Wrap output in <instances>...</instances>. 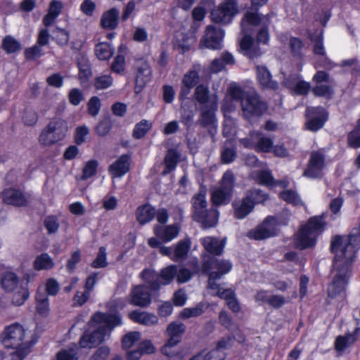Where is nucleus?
Segmentation results:
<instances>
[{
	"instance_id": "obj_1",
	"label": "nucleus",
	"mask_w": 360,
	"mask_h": 360,
	"mask_svg": "<svg viewBox=\"0 0 360 360\" xmlns=\"http://www.w3.org/2000/svg\"><path fill=\"white\" fill-rule=\"evenodd\" d=\"M360 248V233L356 231L348 236H337L331 242V250L335 254L333 274L334 278L328 287V295L335 297L345 290L349 278V264L353 261Z\"/></svg>"
},
{
	"instance_id": "obj_2",
	"label": "nucleus",
	"mask_w": 360,
	"mask_h": 360,
	"mask_svg": "<svg viewBox=\"0 0 360 360\" xmlns=\"http://www.w3.org/2000/svg\"><path fill=\"white\" fill-rule=\"evenodd\" d=\"M1 338L5 347L13 349L2 357L6 360H22L30 353V347L35 342L32 333L19 323L6 326Z\"/></svg>"
},
{
	"instance_id": "obj_3",
	"label": "nucleus",
	"mask_w": 360,
	"mask_h": 360,
	"mask_svg": "<svg viewBox=\"0 0 360 360\" xmlns=\"http://www.w3.org/2000/svg\"><path fill=\"white\" fill-rule=\"evenodd\" d=\"M122 324L121 318L115 314H95L88 323V328L79 340L83 348H91L108 338L112 330Z\"/></svg>"
},
{
	"instance_id": "obj_4",
	"label": "nucleus",
	"mask_w": 360,
	"mask_h": 360,
	"mask_svg": "<svg viewBox=\"0 0 360 360\" xmlns=\"http://www.w3.org/2000/svg\"><path fill=\"white\" fill-rule=\"evenodd\" d=\"M269 24L267 16H259L256 11H248L241 20V31L243 34L240 41V49L245 54L251 56L252 51L256 50V46L249 34L257 30V40L258 43L266 44L269 40V34L266 27Z\"/></svg>"
},
{
	"instance_id": "obj_5",
	"label": "nucleus",
	"mask_w": 360,
	"mask_h": 360,
	"mask_svg": "<svg viewBox=\"0 0 360 360\" xmlns=\"http://www.w3.org/2000/svg\"><path fill=\"white\" fill-rule=\"evenodd\" d=\"M239 100L241 102L243 115L248 119L254 115H261L266 109V104L259 99L255 91L245 92L237 84H231L222 106L223 110L226 112L231 111L235 107L233 101Z\"/></svg>"
},
{
	"instance_id": "obj_6",
	"label": "nucleus",
	"mask_w": 360,
	"mask_h": 360,
	"mask_svg": "<svg viewBox=\"0 0 360 360\" xmlns=\"http://www.w3.org/2000/svg\"><path fill=\"white\" fill-rule=\"evenodd\" d=\"M194 219L205 227L214 226L218 221L219 212L216 209H207L206 191L201 189L191 200Z\"/></svg>"
},
{
	"instance_id": "obj_7",
	"label": "nucleus",
	"mask_w": 360,
	"mask_h": 360,
	"mask_svg": "<svg viewBox=\"0 0 360 360\" xmlns=\"http://www.w3.org/2000/svg\"><path fill=\"white\" fill-rule=\"evenodd\" d=\"M326 223L322 217L311 218L297 233L296 245L301 249L314 246L316 243V236L324 229Z\"/></svg>"
},
{
	"instance_id": "obj_8",
	"label": "nucleus",
	"mask_w": 360,
	"mask_h": 360,
	"mask_svg": "<svg viewBox=\"0 0 360 360\" xmlns=\"http://www.w3.org/2000/svg\"><path fill=\"white\" fill-rule=\"evenodd\" d=\"M186 326L184 323L174 321L170 323L166 330L165 334L168 338L166 344L162 348V352L169 356L175 358L176 360H181L184 354L181 351L176 352L173 347L178 345L181 340V336L185 332Z\"/></svg>"
},
{
	"instance_id": "obj_9",
	"label": "nucleus",
	"mask_w": 360,
	"mask_h": 360,
	"mask_svg": "<svg viewBox=\"0 0 360 360\" xmlns=\"http://www.w3.org/2000/svg\"><path fill=\"white\" fill-rule=\"evenodd\" d=\"M176 274V266L169 265L163 268L159 274L152 269H145L141 275L144 281L150 285L151 290H156L162 285L171 283Z\"/></svg>"
},
{
	"instance_id": "obj_10",
	"label": "nucleus",
	"mask_w": 360,
	"mask_h": 360,
	"mask_svg": "<svg viewBox=\"0 0 360 360\" xmlns=\"http://www.w3.org/2000/svg\"><path fill=\"white\" fill-rule=\"evenodd\" d=\"M195 99L202 105V117L207 122H211L214 112L217 108V96L209 94L208 88L202 84L197 86L195 90Z\"/></svg>"
},
{
	"instance_id": "obj_11",
	"label": "nucleus",
	"mask_w": 360,
	"mask_h": 360,
	"mask_svg": "<svg viewBox=\"0 0 360 360\" xmlns=\"http://www.w3.org/2000/svg\"><path fill=\"white\" fill-rule=\"evenodd\" d=\"M234 185V176L231 172L224 173L220 185L213 188L212 192V200L216 205L226 204L229 202Z\"/></svg>"
},
{
	"instance_id": "obj_12",
	"label": "nucleus",
	"mask_w": 360,
	"mask_h": 360,
	"mask_svg": "<svg viewBox=\"0 0 360 360\" xmlns=\"http://www.w3.org/2000/svg\"><path fill=\"white\" fill-rule=\"evenodd\" d=\"M238 13L236 0H224L212 10L211 18L217 23L229 24Z\"/></svg>"
},
{
	"instance_id": "obj_13",
	"label": "nucleus",
	"mask_w": 360,
	"mask_h": 360,
	"mask_svg": "<svg viewBox=\"0 0 360 360\" xmlns=\"http://www.w3.org/2000/svg\"><path fill=\"white\" fill-rule=\"evenodd\" d=\"M218 277L216 272H212L210 274V290L212 291V295L218 296L221 299L226 301V304L230 309L233 312H238L240 310V305L237 302L234 292L229 288H225L224 286L215 283V280Z\"/></svg>"
},
{
	"instance_id": "obj_14",
	"label": "nucleus",
	"mask_w": 360,
	"mask_h": 360,
	"mask_svg": "<svg viewBox=\"0 0 360 360\" xmlns=\"http://www.w3.org/2000/svg\"><path fill=\"white\" fill-rule=\"evenodd\" d=\"M224 37V31L222 29L209 25L200 40V46L201 48L220 49L222 47Z\"/></svg>"
},
{
	"instance_id": "obj_15",
	"label": "nucleus",
	"mask_w": 360,
	"mask_h": 360,
	"mask_svg": "<svg viewBox=\"0 0 360 360\" xmlns=\"http://www.w3.org/2000/svg\"><path fill=\"white\" fill-rule=\"evenodd\" d=\"M301 65H297V72L293 74H288L287 72H283L284 75L283 84L288 88L295 91L298 94H306L310 89L309 83L301 80L298 72L301 71Z\"/></svg>"
},
{
	"instance_id": "obj_16",
	"label": "nucleus",
	"mask_w": 360,
	"mask_h": 360,
	"mask_svg": "<svg viewBox=\"0 0 360 360\" xmlns=\"http://www.w3.org/2000/svg\"><path fill=\"white\" fill-rule=\"evenodd\" d=\"M278 220L274 217H268L255 230L249 233V236L256 240H262L274 236L278 229Z\"/></svg>"
},
{
	"instance_id": "obj_17",
	"label": "nucleus",
	"mask_w": 360,
	"mask_h": 360,
	"mask_svg": "<svg viewBox=\"0 0 360 360\" xmlns=\"http://www.w3.org/2000/svg\"><path fill=\"white\" fill-rule=\"evenodd\" d=\"M325 158L320 151L311 153L308 166L304 170L303 175L309 178H317L322 174L325 167Z\"/></svg>"
},
{
	"instance_id": "obj_18",
	"label": "nucleus",
	"mask_w": 360,
	"mask_h": 360,
	"mask_svg": "<svg viewBox=\"0 0 360 360\" xmlns=\"http://www.w3.org/2000/svg\"><path fill=\"white\" fill-rule=\"evenodd\" d=\"M307 127L311 131L321 129L327 120V114L323 108H308L307 110Z\"/></svg>"
},
{
	"instance_id": "obj_19",
	"label": "nucleus",
	"mask_w": 360,
	"mask_h": 360,
	"mask_svg": "<svg viewBox=\"0 0 360 360\" xmlns=\"http://www.w3.org/2000/svg\"><path fill=\"white\" fill-rule=\"evenodd\" d=\"M129 302L131 304L141 307H146L151 302V295L146 285L134 287L129 297Z\"/></svg>"
},
{
	"instance_id": "obj_20",
	"label": "nucleus",
	"mask_w": 360,
	"mask_h": 360,
	"mask_svg": "<svg viewBox=\"0 0 360 360\" xmlns=\"http://www.w3.org/2000/svg\"><path fill=\"white\" fill-rule=\"evenodd\" d=\"M231 264L229 261L226 260L213 259H211L210 262L205 263L204 264V271L209 274L208 288H210L211 273L216 272V274L218 275V277L215 280V283H217V281L224 274L228 273L231 269Z\"/></svg>"
},
{
	"instance_id": "obj_21",
	"label": "nucleus",
	"mask_w": 360,
	"mask_h": 360,
	"mask_svg": "<svg viewBox=\"0 0 360 360\" xmlns=\"http://www.w3.org/2000/svg\"><path fill=\"white\" fill-rule=\"evenodd\" d=\"M154 233L163 243H169L177 238L180 231V225L174 224L167 226L155 225Z\"/></svg>"
},
{
	"instance_id": "obj_22",
	"label": "nucleus",
	"mask_w": 360,
	"mask_h": 360,
	"mask_svg": "<svg viewBox=\"0 0 360 360\" xmlns=\"http://www.w3.org/2000/svg\"><path fill=\"white\" fill-rule=\"evenodd\" d=\"M199 72L196 69H193L187 72L181 81V89L179 94L180 99H184L191 93V90L199 82Z\"/></svg>"
},
{
	"instance_id": "obj_23",
	"label": "nucleus",
	"mask_w": 360,
	"mask_h": 360,
	"mask_svg": "<svg viewBox=\"0 0 360 360\" xmlns=\"http://www.w3.org/2000/svg\"><path fill=\"white\" fill-rule=\"evenodd\" d=\"M130 168V158L123 155L113 162L109 168V172L113 177H120L124 175Z\"/></svg>"
},
{
	"instance_id": "obj_24",
	"label": "nucleus",
	"mask_w": 360,
	"mask_h": 360,
	"mask_svg": "<svg viewBox=\"0 0 360 360\" xmlns=\"http://www.w3.org/2000/svg\"><path fill=\"white\" fill-rule=\"evenodd\" d=\"M3 200L4 202L15 206H23L27 202L26 198L18 190L14 188L6 189L3 193Z\"/></svg>"
},
{
	"instance_id": "obj_25",
	"label": "nucleus",
	"mask_w": 360,
	"mask_h": 360,
	"mask_svg": "<svg viewBox=\"0 0 360 360\" xmlns=\"http://www.w3.org/2000/svg\"><path fill=\"white\" fill-rule=\"evenodd\" d=\"M129 317L133 321L147 326H152L158 323L157 316L146 311L134 310L129 314Z\"/></svg>"
},
{
	"instance_id": "obj_26",
	"label": "nucleus",
	"mask_w": 360,
	"mask_h": 360,
	"mask_svg": "<svg viewBox=\"0 0 360 360\" xmlns=\"http://www.w3.org/2000/svg\"><path fill=\"white\" fill-rule=\"evenodd\" d=\"M201 243L207 252L214 255H219L224 248L225 240H219L217 238L209 236L202 238Z\"/></svg>"
},
{
	"instance_id": "obj_27",
	"label": "nucleus",
	"mask_w": 360,
	"mask_h": 360,
	"mask_svg": "<svg viewBox=\"0 0 360 360\" xmlns=\"http://www.w3.org/2000/svg\"><path fill=\"white\" fill-rule=\"evenodd\" d=\"M136 68V82L137 85L142 87L150 81L151 70L149 65L142 60L137 62Z\"/></svg>"
},
{
	"instance_id": "obj_28",
	"label": "nucleus",
	"mask_w": 360,
	"mask_h": 360,
	"mask_svg": "<svg viewBox=\"0 0 360 360\" xmlns=\"http://www.w3.org/2000/svg\"><path fill=\"white\" fill-rule=\"evenodd\" d=\"M234 215L241 219L248 216L253 210L254 203L251 202L250 195H247L238 203L234 204Z\"/></svg>"
},
{
	"instance_id": "obj_29",
	"label": "nucleus",
	"mask_w": 360,
	"mask_h": 360,
	"mask_svg": "<svg viewBox=\"0 0 360 360\" xmlns=\"http://www.w3.org/2000/svg\"><path fill=\"white\" fill-rule=\"evenodd\" d=\"M155 215V210L150 205L139 206L136 210V220L141 225H144L152 221Z\"/></svg>"
},
{
	"instance_id": "obj_30",
	"label": "nucleus",
	"mask_w": 360,
	"mask_h": 360,
	"mask_svg": "<svg viewBox=\"0 0 360 360\" xmlns=\"http://www.w3.org/2000/svg\"><path fill=\"white\" fill-rule=\"evenodd\" d=\"M243 143L248 148H254L256 150L268 153L271 151L273 148V141L271 139L266 137H261L257 143H253L248 139H243Z\"/></svg>"
},
{
	"instance_id": "obj_31",
	"label": "nucleus",
	"mask_w": 360,
	"mask_h": 360,
	"mask_svg": "<svg viewBox=\"0 0 360 360\" xmlns=\"http://www.w3.org/2000/svg\"><path fill=\"white\" fill-rule=\"evenodd\" d=\"M63 8V4L58 1H52L48 13L44 16L43 19V23L46 27H49L53 23L56 18L60 13Z\"/></svg>"
},
{
	"instance_id": "obj_32",
	"label": "nucleus",
	"mask_w": 360,
	"mask_h": 360,
	"mask_svg": "<svg viewBox=\"0 0 360 360\" xmlns=\"http://www.w3.org/2000/svg\"><path fill=\"white\" fill-rule=\"evenodd\" d=\"M208 307L209 304L200 302L193 307L183 309L179 314V317L183 319L197 317L204 313Z\"/></svg>"
},
{
	"instance_id": "obj_33",
	"label": "nucleus",
	"mask_w": 360,
	"mask_h": 360,
	"mask_svg": "<svg viewBox=\"0 0 360 360\" xmlns=\"http://www.w3.org/2000/svg\"><path fill=\"white\" fill-rule=\"evenodd\" d=\"M1 285L3 288L8 292L14 291L21 286L18 276L11 271H7L4 274Z\"/></svg>"
},
{
	"instance_id": "obj_34",
	"label": "nucleus",
	"mask_w": 360,
	"mask_h": 360,
	"mask_svg": "<svg viewBox=\"0 0 360 360\" xmlns=\"http://www.w3.org/2000/svg\"><path fill=\"white\" fill-rule=\"evenodd\" d=\"M119 11L111 8L103 13L101 19V25L106 29H115L117 26Z\"/></svg>"
},
{
	"instance_id": "obj_35",
	"label": "nucleus",
	"mask_w": 360,
	"mask_h": 360,
	"mask_svg": "<svg viewBox=\"0 0 360 360\" xmlns=\"http://www.w3.org/2000/svg\"><path fill=\"white\" fill-rule=\"evenodd\" d=\"M53 266L54 262L47 253L37 256L33 263V267L37 271L49 270Z\"/></svg>"
},
{
	"instance_id": "obj_36",
	"label": "nucleus",
	"mask_w": 360,
	"mask_h": 360,
	"mask_svg": "<svg viewBox=\"0 0 360 360\" xmlns=\"http://www.w3.org/2000/svg\"><path fill=\"white\" fill-rule=\"evenodd\" d=\"M174 247V256L173 261L178 262L184 258L191 248V241L189 239H184L179 241Z\"/></svg>"
},
{
	"instance_id": "obj_37",
	"label": "nucleus",
	"mask_w": 360,
	"mask_h": 360,
	"mask_svg": "<svg viewBox=\"0 0 360 360\" xmlns=\"http://www.w3.org/2000/svg\"><path fill=\"white\" fill-rule=\"evenodd\" d=\"M47 127L56 135L60 141L63 139L68 129V124L62 120L51 121Z\"/></svg>"
},
{
	"instance_id": "obj_38",
	"label": "nucleus",
	"mask_w": 360,
	"mask_h": 360,
	"mask_svg": "<svg viewBox=\"0 0 360 360\" xmlns=\"http://www.w3.org/2000/svg\"><path fill=\"white\" fill-rule=\"evenodd\" d=\"M257 77L260 84L266 88L274 89L276 84L271 80V75L264 67H257Z\"/></svg>"
},
{
	"instance_id": "obj_39",
	"label": "nucleus",
	"mask_w": 360,
	"mask_h": 360,
	"mask_svg": "<svg viewBox=\"0 0 360 360\" xmlns=\"http://www.w3.org/2000/svg\"><path fill=\"white\" fill-rule=\"evenodd\" d=\"M98 162L96 160H89L86 161L83 166L80 179L85 181L94 176L97 173Z\"/></svg>"
},
{
	"instance_id": "obj_40",
	"label": "nucleus",
	"mask_w": 360,
	"mask_h": 360,
	"mask_svg": "<svg viewBox=\"0 0 360 360\" xmlns=\"http://www.w3.org/2000/svg\"><path fill=\"white\" fill-rule=\"evenodd\" d=\"M179 158V153L175 150H169L165 158V169L163 171L164 174H167L173 171L177 164Z\"/></svg>"
},
{
	"instance_id": "obj_41",
	"label": "nucleus",
	"mask_w": 360,
	"mask_h": 360,
	"mask_svg": "<svg viewBox=\"0 0 360 360\" xmlns=\"http://www.w3.org/2000/svg\"><path fill=\"white\" fill-rule=\"evenodd\" d=\"M251 176L260 184L270 186L273 183L272 176L267 170L255 169L252 172Z\"/></svg>"
},
{
	"instance_id": "obj_42",
	"label": "nucleus",
	"mask_w": 360,
	"mask_h": 360,
	"mask_svg": "<svg viewBox=\"0 0 360 360\" xmlns=\"http://www.w3.org/2000/svg\"><path fill=\"white\" fill-rule=\"evenodd\" d=\"M36 309L41 316H46L49 311L48 297L42 292H37L36 295Z\"/></svg>"
},
{
	"instance_id": "obj_43",
	"label": "nucleus",
	"mask_w": 360,
	"mask_h": 360,
	"mask_svg": "<svg viewBox=\"0 0 360 360\" xmlns=\"http://www.w3.org/2000/svg\"><path fill=\"white\" fill-rule=\"evenodd\" d=\"M12 292V302L13 304L20 306L24 304L25 300L29 297L30 293L28 289L25 287L20 286Z\"/></svg>"
},
{
	"instance_id": "obj_44",
	"label": "nucleus",
	"mask_w": 360,
	"mask_h": 360,
	"mask_svg": "<svg viewBox=\"0 0 360 360\" xmlns=\"http://www.w3.org/2000/svg\"><path fill=\"white\" fill-rule=\"evenodd\" d=\"M95 53L100 60H108L112 56L113 50L109 44L101 42L96 46Z\"/></svg>"
},
{
	"instance_id": "obj_45",
	"label": "nucleus",
	"mask_w": 360,
	"mask_h": 360,
	"mask_svg": "<svg viewBox=\"0 0 360 360\" xmlns=\"http://www.w3.org/2000/svg\"><path fill=\"white\" fill-rule=\"evenodd\" d=\"M224 354L217 348L207 353L201 352L193 356L190 360H224Z\"/></svg>"
},
{
	"instance_id": "obj_46",
	"label": "nucleus",
	"mask_w": 360,
	"mask_h": 360,
	"mask_svg": "<svg viewBox=\"0 0 360 360\" xmlns=\"http://www.w3.org/2000/svg\"><path fill=\"white\" fill-rule=\"evenodd\" d=\"M77 347L73 345L59 352L56 360H78Z\"/></svg>"
},
{
	"instance_id": "obj_47",
	"label": "nucleus",
	"mask_w": 360,
	"mask_h": 360,
	"mask_svg": "<svg viewBox=\"0 0 360 360\" xmlns=\"http://www.w3.org/2000/svg\"><path fill=\"white\" fill-rule=\"evenodd\" d=\"M59 141L47 127L43 129L39 137V143L44 146H50Z\"/></svg>"
},
{
	"instance_id": "obj_48",
	"label": "nucleus",
	"mask_w": 360,
	"mask_h": 360,
	"mask_svg": "<svg viewBox=\"0 0 360 360\" xmlns=\"http://www.w3.org/2000/svg\"><path fill=\"white\" fill-rule=\"evenodd\" d=\"M2 47L8 53H15L21 49L20 44L13 37H6L2 42Z\"/></svg>"
},
{
	"instance_id": "obj_49",
	"label": "nucleus",
	"mask_w": 360,
	"mask_h": 360,
	"mask_svg": "<svg viewBox=\"0 0 360 360\" xmlns=\"http://www.w3.org/2000/svg\"><path fill=\"white\" fill-rule=\"evenodd\" d=\"M354 338L351 335L345 336H339L337 338L335 343V349L338 352H342L347 347L354 343Z\"/></svg>"
},
{
	"instance_id": "obj_50",
	"label": "nucleus",
	"mask_w": 360,
	"mask_h": 360,
	"mask_svg": "<svg viewBox=\"0 0 360 360\" xmlns=\"http://www.w3.org/2000/svg\"><path fill=\"white\" fill-rule=\"evenodd\" d=\"M89 138V129L85 126H79L75 129V141L81 145L86 142Z\"/></svg>"
},
{
	"instance_id": "obj_51",
	"label": "nucleus",
	"mask_w": 360,
	"mask_h": 360,
	"mask_svg": "<svg viewBox=\"0 0 360 360\" xmlns=\"http://www.w3.org/2000/svg\"><path fill=\"white\" fill-rule=\"evenodd\" d=\"M193 43L194 39L192 37L181 36V38L176 39L175 46L180 52L184 53L190 49Z\"/></svg>"
},
{
	"instance_id": "obj_52",
	"label": "nucleus",
	"mask_w": 360,
	"mask_h": 360,
	"mask_svg": "<svg viewBox=\"0 0 360 360\" xmlns=\"http://www.w3.org/2000/svg\"><path fill=\"white\" fill-rule=\"evenodd\" d=\"M141 339V333L139 332H131L124 336L122 339V347L125 349H130L136 342Z\"/></svg>"
},
{
	"instance_id": "obj_53",
	"label": "nucleus",
	"mask_w": 360,
	"mask_h": 360,
	"mask_svg": "<svg viewBox=\"0 0 360 360\" xmlns=\"http://www.w3.org/2000/svg\"><path fill=\"white\" fill-rule=\"evenodd\" d=\"M151 127V124L146 120L138 123L134 129V136L136 139L143 137Z\"/></svg>"
},
{
	"instance_id": "obj_54",
	"label": "nucleus",
	"mask_w": 360,
	"mask_h": 360,
	"mask_svg": "<svg viewBox=\"0 0 360 360\" xmlns=\"http://www.w3.org/2000/svg\"><path fill=\"white\" fill-rule=\"evenodd\" d=\"M281 198L288 203H291L294 205H300L302 204V200L298 195L292 191H285L280 194Z\"/></svg>"
},
{
	"instance_id": "obj_55",
	"label": "nucleus",
	"mask_w": 360,
	"mask_h": 360,
	"mask_svg": "<svg viewBox=\"0 0 360 360\" xmlns=\"http://www.w3.org/2000/svg\"><path fill=\"white\" fill-rule=\"evenodd\" d=\"M44 226L49 233L56 232L59 228L58 217L54 215L48 216L44 220Z\"/></svg>"
},
{
	"instance_id": "obj_56",
	"label": "nucleus",
	"mask_w": 360,
	"mask_h": 360,
	"mask_svg": "<svg viewBox=\"0 0 360 360\" xmlns=\"http://www.w3.org/2000/svg\"><path fill=\"white\" fill-rule=\"evenodd\" d=\"M312 91L315 96L326 98H330L333 94L331 87L323 84H316V86L314 87Z\"/></svg>"
},
{
	"instance_id": "obj_57",
	"label": "nucleus",
	"mask_w": 360,
	"mask_h": 360,
	"mask_svg": "<svg viewBox=\"0 0 360 360\" xmlns=\"http://www.w3.org/2000/svg\"><path fill=\"white\" fill-rule=\"evenodd\" d=\"M101 108L100 99L96 97H92L88 102V112L93 117L96 116Z\"/></svg>"
},
{
	"instance_id": "obj_58",
	"label": "nucleus",
	"mask_w": 360,
	"mask_h": 360,
	"mask_svg": "<svg viewBox=\"0 0 360 360\" xmlns=\"http://www.w3.org/2000/svg\"><path fill=\"white\" fill-rule=\"evenodd\" d=\"M112 79L110 75H103L95 79L94 86L97 89H104L111 86Z\"/></svg>"
},
{
	"instance_id": "obj_59",
	"label": "nucleus",
	"mask_w": 360,
	"mask_h": 360,
	"mask_svg": "<svg viewBox=\"0 0 360 360\" xmlns=\"http://www.w3.org/2000/svg\"><path fill=\"white\" fill-rule=\"evenodd\" d=\"M110 353V348L105 346L99 347L89 360H106Z\"/></svg>"
},
{
	"instance_id": "obj_60",
	"label": "nucleus",
	"mask_w": 360,
	"mask_h": 360,
	"mask_svg": "<svg viewBox=\"0 0 360 360\" xmlns=\"http://www.w3.org/2000/svg\"><path fill=\"white\" fill-rule=\"evenodd\" d=\"M247 195H250L251 202H252L254 205L264 202L268 198L267 195L257 189L249 191Z\"/></svg>"
},
{
	"instance_id": "obj_61",
	"label": "nucleus",
	"mask_w": 360,
	"mask_h": 360,
	"mask_svg": "<svg viewBox=\"0 0 360 360\" xmlns=\"http://www.w3.org/2000/svg\"><path fill=\"white\" fill-rule=\"evenodd\" d=\"M112 70L116 73H122L125 68V59L123 56L118 55L111 65Z\"/></svg>"
},
{
	"instance_id": "obj_62",
	"label": "nucleus",
	"mask_w": 360,
	"mask_h": 360,
	"mask_svg": "<svg viewBox=\"0 0 360 360\" xmlns=\"http://www.w3.org/2000/svg\"><path fill=\"white\" fill-rule=\"evenodd\" d=\"M68 97L70 103L74 105H78L80 102L84 100V95L82 91L78 89H72L70 90Z\"/></svg>"
},
{
	"instance_id": "obj_63",
	"label": "nucleus",
	"mask_w": 360,
	"mask_h": 360,
	"mask_svg": "<svg viewBox=\"0 0 360 360\" xmlns=\"http://www.w3.org/2000/svg\"><path fill=\"white\" fill-rule=\"evenodd\" d=\"M53 38L60 45H65L69 40V34L65 30L57 28L53 32Z\"/></svg>"
},
{
	"instance_id": "obj_64",
	"label": "nucleus",
	"mask_w": 360,
	"mask_h": 360,
	"mask_svg": "<svg viewBox=\"0 0 360 360\" xmlns=\"http://www.w3.org/2000/svg\"><path fill=\"white\" fill-rule=\"evenodd\" d=\"M176 279L178 283H186L193 276V273L185 267H181L179 270H177V274H176Z\"/></svg>"
}]
</instances>
